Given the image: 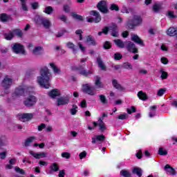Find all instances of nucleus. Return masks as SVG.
Segmentation results:
<instances>
[{
  "instance_id": "f257e3e1",
  "label": "nucleus",
  "mask_w": 177,
  "mask_h": 177,
  "mask_svg": "<svg viewBox=\"0 0 177 177\" xmlns=\"http://www.w3.org/2000/svg\"><path fill=\"white\" fill-rule=\"evenodd\" d=\"M50 71L46 66H43L40 68L39 75L37 77V82L46 89H48L50 86Z\"/></svg>"
},
{
  "instance_id": "f03ea898",
  "label": "nucleus",
  "mask_w": 177,
  "mask_h": 177,
  "mask_svg": "<svg viewBox=\"0 0 177 177\" xmlns=\"http://www.w3.org/2000/svg\"><path fill=\"white\" fill-rule=\"evenodd\" d=\"M34 91V88L32 87H27V86H19L12 93V97L16 98L19 97V96H26L28 93H32Z\"/></svg>"
},
{
  "instance_id": "7ed1b4c3",
  "label": "nucleus",
  "mask_w": 177,
  "mask_h": 177,
  "mask_svg": "<svg viewBox=\"0 0 177 177\" xmlns=\"http://www.w3.org/2000/svg\"><path fill=\"white\" fill-rule=\"evenodd\" d=\"M88 60L87 58H82L80 59V64L78 68H73V70H77L81 75H84V77H88L89 74H92V71H86L84 68V63H85Z\"/></svg>"
},
{
  "instance_id": "20e7f679",
  "label": "nucleus",
  "mask_w": 177,
  "mask_h": 177,
  "mask_svg": "<svg viewBox=\"0 0 177 177\" xmlns=\"http://www.w3.org/2000/svg\"><path fill=\"white\" fill-rule=\"evenodd\" d=\"M13 85V79L11 76L6 75L1 82V86L5 89L6 93H9V89L10 86Z\"/></svg>"
},
{
  "instance_id": "39448f33",
  "label": "nucleus",
  "mask_w": 177,
  "mask_h": 177,
  "mask_svg": "<svg viewBox=\"0 0 177 177\" xmlns=\"http://www.w3.org/2000/svg\"><path fill=\"white\" fill-rule=\"evenodd\" d=\"M109 30H112L111 35L113 37H118V28H117V25L112 24L111 26L105 27L102 32H98V35H102V34H105L106 35L107 32H109Z\"/></svg>"
},
{
  "instance_id": "423d86ee",
  "label": "nucleus",
  "mask_w": 177,
  "mask_h": 177,
  "mask_svg": "<svg viewBox=\"0 0 177 177\" xmlns=\"http://www.w3.org/2000/svg\"><path fill=\"white\" fill-rule=\"evenodd\" d=\"M15 35H17V37H23V32H21V30L19 29H15L12 32L10 31L7 33L4 34L5 39H7V41H10Z\"/></svg>"
},
{
  "instance_id": "0eeeda50",
  "label": "nucleus",
  "mask_w": 177,
  "mask_h": 177,
  "mask_svg": "<svg viewBox=\"0 0 177 177\" xmlns=\"http://www.w3.org/2000/svg\"><path fill=\"white\" fill-rule=\"evenodd\" d=\"M91 16H94L93 18L87 17V21L88 23H99L102 20V17L97 11L92 10L90 12Z\"/></svg>"
},
{
  "instance_id": "6e6552de",
  "label": "nucleus",
  "mask_w": 177,
  "mask_h": 177,
  "mask_svg": "<svg viewBox=\"0 0 177 177\" xmlns=\"http://www.w3.org/2000/svg\"><path fill=\"white\" fill-rule=\"evenodd\" d=\"M83 92H85V93H87V95H90V96H94V95H96L95 87L88 84L83 85Z\"/></svg>"
},
{
  "instance_id": "1a4fd4ad",
  "label": "nucleus",
  "mask_w": 177,
  "mask_h": 177,
  "mask_svg": "<svg viewBox=\"0 0 177 177\" xmlns=\"http://www.w3.org/2000/svg\"><path fill=\"white\" fill-rule=\"evenodd\" d=\"M12 52L14 53H20L21 55H26V50H24V46L20 44H15L12 46Z\"/></svg>"
},
{
  "instance_id": "9d476101",
  "label": "nucleus",
  "mask_w": 177,
  "mask_h": 177,
  "mask_svg": "<svg viewBox=\"0 0 177 177\" xmlns=\"http://www.w3.org/2000/svg\"><path fill=\"white\" fill-rule=\"evenodd\" d=\"M34 117L32 113H19L17 115V118L22 122L30 121Z\"/></svg>"
},
{
  "instance_id": "9b49d317",
  "label": "nucleus",
  "mask_w": 177,
  "mask_h": 177,
  "mask_svg": "<svg viewBox=\"0 0 177 177\" xmlns=\"http://www.w3.org/2000/svg\"><path fill=\"white\" fill-rule=\"evenodd\" d=\"M37 100L35 96L30 95L24 100V103L27 107H32V106H34L37 103Z\"/></svg>"
},
{
  "instance_id": "f8f14e48",
  "label": "nucleus",
  "mask_w": 177,
  "mask_h": 177,
  "mask_svg": "<svg viewBox=\"0 0 177 177\" xmlns=\"http://www.w3.org/2000/svg\"><path fill=\"white\" fill-rule=\"evenodd\" d=\"M125 48L127 49L128 52H131L132 53H138V48L131 41H125Z\"/></svg>"
},
{
  "instance_id": "ddd939ff",
  "label": "nucleus",
  "mask_w": 177,
  "mask_h": 177,
  "mask_svg": "<svg viewBox=\"0 0 177 177\" xmlns=\"http://www.w3.org/2000/svg\"><path fill=\"white\" fill-rule=\"evenodd\" d=\"M37 24H42L45 28H49L50 27V21L48 18L39 17Z\"/></svg>"
},
{
  "instance_id": "4468645a",
  "label": "nucleus",
  "mask_w": 177,
  "mask_h": 177,
  "mask_svg": "<svg viewBox=\"0 0 177 177\" xmlns=\"http://www.w3.org/2000/svg\"><path fill=\"white\" fill-rule=\"evenodd\" d=\"M97 8L102 13H107V12H109V10L107 9V1H100L97 5Z\"/></svg>"
},
{
  "instance_id": "2eb2a0df",
  "label": "nucleus",
  "mask_w": 177,
  "mask_h": 177,
  "mask_svg": "<svg viewBox=\"0 0 177 177\" xmlns=\"http://www.w3.org/2000/svg\"><path fill=\"white\" fill-rule=\"evenodd\" d=\"M93 124L94 127H97V125L100 127V130L103 132L104 131H106V129H107V128L106 127V124H104V122H103V118H100L98 120V122H93Z\"/></svg>"
},
{
  "instance_id": "dca6fc26",
  "label": "nucleus",
  "mask_w": 177,
  "mask_h": 177,
  "mask_svg": "<svg viewBox=\"0 0 177 177\" xmlns=\"http://www.w3.org/2000/svg\"><path fill=\"white\" fill-rule=\"evenodd\" d=\"M91 139H92L91 143H93V145H95V143H96L97 145H102L105 138H104V136L103 135H99V136H95Z\"/></svg>"
},
{
  "instance_id": "f3484780",
  "label": "nucleus",
  "mask_w": 177,
  "mask_h": 177,
  "mask_svg": "<svg viewBox=\"0 0 177 177\" xmlns=\"http://www.w3.org/2000/svg\"><path fill=\"white\" fill-rule=\"evenodd\" d=\"M29 153L30 156H32L35 158L39 159V158H45L46 157V153L41 152V153H35L32 151H29Z\"/></svg>"
},
{
  "instance_id": "a211bd4d",
  "label": "nucleus",
  "mask_w": 177,
  "mask_h": 177,
  "mask_svg": "<svg viewBox=\"0 0 177 177\" xmlns=\"http://www.w3.org/2000/svg\"><path fill=\"white\" fill-rule=\"evenodd\" d=\"M48 66H50V68H52L54 74H55V75H58L59 74H60L62 73V71L59 69V68H58L56 66V64H55L54 62H50L48 64Z\"/></svg>"
},
{
  "instance_id": "6ab92c4d",
  "label": "nucleus",
  "mask_w": 177,
  "mask_h": 177,
  "mask_svg": "<svg viewBox=\"0 0 177 177\" xmlns=\"http://www.w3.org/2000/svg\"><path fill=\"white\" fill-rule=\"evenodd\" d=\"M70 101L68 97H62L57 99V106H62L63 104H67Z\"/></svg>"
},
{
  "instance_id": "aec40b11",
  "label": "nucleus",
  "mask_w": 177,
  "mask_h": 177,
  "mask_svg": "<svg viewBox=\"0 0 177 177\" xmlns=\"http://www.w3.org/2000/svg\"><path fill=\"white\" fill-rule=\"evenodd\" d=\"M131 41L136 42V44H138V45H140V46H143L144 45L143 41H142L137 35H131Z\"/></svg>"
},
{
  "instance_id": "412c9836",
  "label": "nucleus",
  "mask_w": 177,
  "mask_h": 177,
  "mask_svg": "<svg viewBox=\"0 0 177 177\" xmlns=\"http://www.w3.org/2000/svg\"><path fill=\"white\" fill-rule=\"evenodd\" d=\"M66 47L68 49H71L73 53H74V54H75V53H77V52H78V48H77L75 46V44L71 41H68V42L66 43Z\"/></svg>"
},
{
  "instance_id": "4be33fe9",
  "label": "nucleus",
  "mask_w": 177,
  "mask_h": 177,
  "mask_svg": "<svg viewBox=\"0 0 177 177\" xmlns=\"http://www.w3.org/2000/svg\"><path fill=\"white\" fill-rule=\"evenodd\" d=\"M44 53V49L41 46L35 47L32 50V55L35 56H39V55H42Z\"/></svg>"
},
{
  "instance_id": "5701e85b",
  "label": "nucleus",
  "mask_w": 177,
  "mask_h": 177,
  "mask_svg": "<svg viewBox=\"0 0 177 177\" xmlns=\"http://www.w3.org/2000/svg\"><path fill=\"white\" fill-rule=\"evenodd\" d=\"M48 96H50V97H52L53 99H55V97L60 96V91L56 88L53 89L48 93Z\"/></svg>"
},
{
  "instance_id": "b1692460",
  "label": "nucleus",
  "mask_w": 177,
  "mask_h": 177,
  "mask_svg": "<svg viewBox=\"0 0 177 177\" xmlns=\"http://www.w3.org/2000/svg\"><path fill=\"white\" fill-rule=\"evenodd\" d=\"M165 171L167 172V174H169L170 175H176V171H175V169L172 167H171V166H169V165H166L165 167Z\"/></svg>"
},
{
  "instance_id": "393cba45",
  "label": "nucleus",
  "mask_w": 177,
  "mask_h": 177,
  "mask_svg": "<svg viewBox=\"0 0 177 177\" xmlns=\"http://www.w3.org/2000/svg\"><path fill=\"white\" fill-rule=\"evenodd\" d=\"M86 43L88 45H92L95 46L96 45V41H95V38L93 36L88 35L86 37Z\"/></svg>"
},
{
  "instance_id": "a878e982",
  "label": "nucleus",
  "mask_w": 177,
  "mask_h": 177,
  "mask_svg": "<svg viewBox=\"0 0 177 177\" xmlns=\"http://www.w3.org/2000/svg\"><path fill=\"white\" fill-rule=\"evenodd\" d=\"M138 97L140 100H147L148 97H147V94H146V93L143 92L142 91H140L138 93Z\"/></svg>"
},
{
  "instance_id": "bb28decb",
  "label": "nucleus",
  "mask_w": 177,
  "mask_h": 177,
  "mask_svg": "<svg viewBox=\"0 0 177 177\" xmlns=\"http://www.w3.org/2000/svg\"><path fill=\"white\" fill-rule=\"evenodd\" d=\"M167 34L169 37H174V35H177V29L174 28H169L167 31Z\"/></svg>"
},
{
  "instance_id": "cd10ccee",
  "label": "nucleus",
  "mask_w": 177,
  "mask_h": 177,
  "mask_svg": "<svg viewBox=\"0 0 177 177\" xmlns=\"http://www.w3.org/2000/svg\"><path fill=\"white\" fill-rule=\"evenodd\" d=\"M95 85L97 89H100V88H103V84H102L100 77H96L95 81Z\"/></svg>"
},
{
  "instance_id": "c85d7f7f",
  "label": "nucleus",
  "mask_w": 177,
  "mask_h": 177,
  "mask_svg": "<svg viewBox=\"0 0 177 177\" xmlns=\"http://www.w3.org/2000/svg\"><path fill=\"white\" fill-rule=\"evenodd\" d=\"M97 63L98 64V67H100L101 70L106 71V66L104 65V64L103 63V61H102V59H100V57L97 58Z\"/></svg>"
},
{
  "instance_id": "c756f323",
  "label": "nucleus",
  "mask_w": 177,
  "mask_h": 177,
  "mask_svg": "<svg viewBox=\"0 0 177 177\" xmlns=\"http://www.w3.org/2000/svg\"><path fill=\"white\" fill-rule=\"evenodd\" d=\"M120 176L123 177H132V174L131 171L126 170V169H122L120 171Z\"/></svg>"
},
{
  "instance_id": "7c9ffc66",
  "label": "nucleus",
  "mask_w": 177,
  "mask_h": 177,
  "mask_svg": "<svg viewBox=\"0 0 177 177\" xmlns=\"http://www.w3.org/2000/svg\"><path fill=\"white\" fill-rule=\"evenodd\" d=\"M132 173L134 174L135 175H137V176H142V169L139 167H134L132 169Z\"/></svg>"
},
{
  "instance_id": "2f4dec72",
  "label": "nucleus",
  "mask_w": 177,
  "mask_h": 177,
  "mask_svg": "<svg viewBox=\"0 0 177 177\" xmlns=\"http://www.w3.org/2000/svg\"><path fill=\"white\" fill-rule=\"evenodd\" d=\"M142 21V17H140V16L139 15L134 16V19H133L134 26H138L140 24Z\"/></svg>"
},
{
  "instance_id": "473e14b6",
  "label": "nucleus",
  "mask_w": 177,
  "mask_h": 177,
  "mask_svg": "<svg viewBox=\"0 0 177 177\" xmlns=\"http://www.w3.org/2000/svg\"><path fill=\"white\" fill-rule=\"evenodd\" d=\"M159 73L161 74L160 78H162V80H167V78H168V73L165 72L164 68H160Z\"/></svg>"
},
{
  "instance_id": "72a5a7b5",
  "label": "nucleus",
  "mask_w": 177,
  "mask_h": 177,
  "mask_svg": "<svg viewBox=\"0 0 177 177\" xmlns=\"http://www.w3.org/2000/svg\"><path fill=\"white\" fill-rule=\"evenodd\" d=\"M112 84L114 88H115L116 89H118V91H124V87H122L120 84H118L117 80H113L112 82Z\"/></svg>"
},
{
  "instance_id": "f704fd0d",
  "label": "nucleus",
  "mask_w": 177,
  "mask_h": 177,
  "mask_svg": "<svg viewBox=\"0 0 177 177\" xmlns=\"http://www.w3.org/2000/svg\"><path fill=\"white\" fill-rule=\"evenodd\" d=\"M114 42L115 44V45H117L118 46V48H125V41H122V40L121 39H117V40H114Z\"/></svg>"
},
{
  "instance_id": "c9c22d12",
  "label": "nucleus",
  "mask_w": 177,
  "mask_h": 177,
  "mask_svg": "<svg viewBox=\"0 0 177 177\" xmlns=\"http://www.w3.org/2000/svg\"><path fill=\"white\" fill-rule=\"evenodd\" d=\"M50 169L51 170V171L57 172V171H59V165L57 163L51 164L50 166Z\"/></svg>"
},
{
  "instance_id": "e433bc0d",
  "label": "nucleus",
  "mask_w": 177,
  "mask_h": 177,
  "mask_svg": "<svg viewBox=\"0 0 177 177\" xmlns=\"http://www.w3.org/2000/svg\"><path fill=\"white\" fill-rule=\"evenodd\" d=\"M35 140V137H30L28 138L25 142L26 147H28V146H31V143H32Z\"/></svg>"
},
{
  "instance_id": "4c0bfd02",
  "label": "nucleus",
  "mask_w": 177,
  "mask_h": 177,
  "mask_svg": "<svg viewBox=\"0 0 177 177\" xmlns=\"http://www.w3.org/2000/svg\"><path fill=\"white\" fill-rule=\"evenodd\" d=\"M99 98L102 104H107V103H109V101L104 95H100Z\"/></svg>"
},
{
  "instance_id": "58836bf2",
  "label": "nucleus",
  "mask_w": 177,
  "mask_h": 177,
  "mask_svg": "<svg viewBox=\"0 0 177 177\" xmlns=\"http://www.w3.org/2000/svg\"><path fill=\"white\" fill-rule=\"evenodd\" d=\"M156 109H157V106L156 105H153L152 106H151V110H152L151 112H149V117L151 118H152V117H154L156 115Z\"/></svg>"
},
{
  "instance_id": "ea45409f",
  "label": "nucleus",
  "mask_w": 177,
  "mask_h": 177,
  "mask_svg": "<svg viewBox=\"0 0 177 177\" xmlns=\"http://www.w3.org/2000/svg\"><path fill=\"white\" fill-rule=\"evenodd\" d=\"M122 67H123V68H125L126 70H132L133 68V66L129 62L124 63L122 65Z\"/></svg>"
},
{
  "instance_id": "a19ab883",
  "label": "nucleus",
  "mask_w": 177,
  "mask_h": 177,
  "mask_svg": "<svg viewBox=\"0 0 177 177\" xmlns=\"http://www.w3.org/2000/svg\"><path fill=\"white\" fill-rule=\"evenodd\" d=\"M44 12L47 15H51V13L53 12V8H52L51 6H47L44 9Z\"/></svg>"
},
{
  "instance_id": "79ce46f5",
  "label": "nucleus",
  "mask_w": 177,
  "mask_h": 177,
  "mask_svg": "<svg viewBox=\"0 0 177 177\" xmlns=\"http://www.w3.org/2000/svg\"><path fill=\"white\" fill-rule=\"evenodd\" d=\"M158 154H160V156H167V154H168V151L164 149V148L160 147L159 148V150H158Z\"/></svg>"
},
{
  "instance_id": "37998d69",
  "label": "nucleus",
  "mask_w": 177,
  "mask_h": 177,
  "mask_svg": "<svg viewBox=\"0 0 177 177\" xmlns=\"http://www.w3.org/2000/svg\"><path fill=\"white\" fill-rule=\"evenodd\" d=\"M0 20L1 21H8L9 20V16H8L6 14H1L0 15Z\"/></svg>"
},
{
  "instance_id": "c03bdc74",
  "label": "nucleus",
  "mask_w": 177,
  "mask_h": 177,
  "mask_svg": "<svg viewBox=\"0 0 177 177\" xmlns=\"http://www.w3.org/2000/svg\"><path fill=\"white\" fill-rule=\"evenodd\" d=\"M77 109H78V106H77L75 104H73L72 109H71V114L72 115H75V114H77Z\"/></svg>"
},
{
  "instance_id": "a18cd8bd",
  "label": "nucleus",
  "mask_w": 177,
  "mask_h": 177,
  "mask_svg": "<svg viewBox=\"0 0 177 177\" xmlns=\"http://www.w3.org/2000/svg\"><path fill=\"white\" fill-rule=\"evenodd\" d=\"M8 140L6 138H0V147H3V146H7Z\"/></svg>"
},
{
  "instance_id": "49530a36",
  "label": "nucleus",
  "mask_w": 177,
  "mask_h": 177,
  "mask_svg": "<svg viewBox=\"0 0 177 177\" xmlns=\"http://www.w3.org/2000/svg\"><path fill=\"white\" fill-rule=\"evenodd\" d=\"M61 156L63 158H66V160H68V158L71 157V153L68 152H64L61 154Z\"/></svg>"
},
{
  "instance_id": "de8ad7c7",
  "label": "nucleus",
  "mask_w": 177,
  "mask_h": 177,
  "mask_svg": "<svg viewBox=\"0 0 177 177\" xmlns=\"http://www.w3.org/2000/svg\"><path fill=\"white\" fill-rule=\"evenodd\" d=\"M110 9L111 10H115L116 12H118V10H120V8H118V6L115 3L111 4Z\"/></svg>"
},
{
  "instance_id": "09e8293b",
  "label": "nucleus",
  "mask_w": 177,
  "mask_h": 177,
  "mask_svg": "<svg viewBox=\"0 0 177 177\" xmlns=\"http://www.w3.org/2000/svg\"><path fill=\"white\" fill-rule=\"evenodd\" d=\"M166 15L167 17H169V19H175V17H176L175 14H174V11H168Z\"/></svg>"
},
{
  "instance_id": "8fccbe9b",
  "label": "nucleus",
  "mask_w": 177,
  "mask_h": 177,
  "mask_svg": "<svg viewBox=\"0 0 177 177\" xmlns=\"http://www.w3.org/2000/svg\"><path fill=\"white\" fill-rule=\"evenodd\" d=\"M71 16L72 17H73V19H75L76 20H82V16L78 15L74 12L71 14Z\"/></svg>"
},
{
  "instance_id": "3c124183",
  "label": "nucleus",
  "mask_w": 177,
  "mask_h": 177,
  "mask_svg": "<svg viewBox=\"0 0 177 177\" xmlns=\"http://www.w3.org/2000/svg\"><path fill=\"white\" fill-rule=\"evenodd\" d=\"M77 45L82 52H85V50H86V47L84 46V44L82 43L79 42L77 43Z\"/></svg>"
},
{
  "instance_id": "603ef678",
  "label": "nucleus",
  "mask_w": 177,
  "mask_h": 177,
  "mask_svg": "<svg viewBox=\"0 0 177 177\" xmlns=\"http://www.w3.org/2000/svg\"><path fill=\"white\" fill-rule=\"evenodd\" d=\"M153 9L154 12H158L161 9V4H154Z\"/></svg>"
},
{
  "instance_id": "864d4df0",
  "label": "nucleus",
  "mask_w": 177,
  "mask_h": 177,
  "mask_svg": "<svg viewBox=\"0 0 177 177\" xmlns=\"http://www.w3.org/2000/svg\"><path fill=\"white\" fill-rule=\"evenodd\" d=\"M118 120H127L128 118V114L127 113H122L118 115Z\"/></svg>"
},
{
  "instance_id": "5fc2aeb1",
  "label": "nucleus",
  "mask_w": 177,
  "mask_h": 177,
  "mask_svg": "<svg viewBox=\"0 0 177 177\" xmlns=\"http://www.w3.org/2000/svg\"><path fill=\"white\" fill-rule=\"evenodd\" d=\"M114 59L115 60H121V59H122V55H121L120 53H116L114 55Z\"/></svg>"
},
{
  "instance_id": "6e6d98bb",
  "label": "nucleus",
  "mask_w": 177,
  "mask_h": 177,
  "mask_svg": "<svg viewBox=\"0 0 177 177\" xmlns=\"http://www.w3.org/2000/svg\"><path fill=\"white\" fill-rule=\"evenodd\" d=\"M15 169L16 172H18V174H21V175H24V174H26L24 170H23V169H20V167H17L15 168Z\"/></svg>"
},
{
  "instance_id": "4d7b16f0",
  "label": "nucleus",
  "mask_w": 177,
  "mask_h": 177,
  "mask_svg": "<svg viewBox=\"0 0 177 177\" xmlns=\"http://www.w3.org/2000/svg\"><path fill=\"white\" fill-rule=\"evenodd\" d=\"M75 34L79 36L80 41H82V30H77L75 31Z\"/></svg>"
},
{
  "instance_id": "13d9d810",
  "label": "nucleus",
  "mask_w": 177,
  "mask_h": 177,
  "mask_svg": "<svg viewBox=\"0 0 177 177\" xmlns=\"http://www.w3.org/2000/svg\"><path fill=\"white\" fill-rule=\"evenodd\" d=\"M167 90L165 88H160L158 91V96H162Z\"/></svg>"
},
{
  "instance_id": "bf43d9fd",
  "label": "nucleus",
  "mask_w": 177,
  "mask_h": 177,
  "mask_svg": "<svg viewBox=\"0 0 177 177\" xmlns=\"http://www.w3.org/2000/svg\"><path fill=\"white\" fill-rule=\"evenodd\" d=\"M160 62L162 64H168L169 63V61L168 60V58L163 57L160 59Z\"/></svg>"
},
{
  "instance_id": "052dcab7",
  "label": "nucleus",
  "mask_w": 177,
  "mask_h": 177,
  "mask_svg": "<svg viewBox=\"0 0 177 177\" xmlns=\"http://www.w3.org/2000/svg\"><path fill=\"white\" fill-rule=\"evenodd\" d=\"M128 114H131V113H136V109L135 106H131V109H127Z\"/></svg>"
},
{
  "instance_id": "680f3d73",
  "label": "nucleus",
  "mask_w": 177,
  "mask_h": 177,
  "mask_svg": "<svg viewBox=\"0 0 177 177\" xmlns=\"http://www.w3.org/2000/svg\"><path fill=\"white\" fill-rule=\"evenodd\" d=\"M46 128V124L41 123L40 125L38 126V131L39 132H41V131H42V129H45Z\"/></svg>"
},
{
  "instance_id": "e2e57ef3",
  "label": "nucleus",
  "mask_w": 177,
  "mask_h": 177,
  "mask_svg": "<svg viewBox=\"0 0 177 177\" xmlns=\"http://www.w3.org/2000/svg\"><path fill=\"white\" fill-rule=\"evenodd\" d=\"M86 151H84L82 152H81L80 154H79V156H80V160H82V158H85L86 157Z\"/></svg>"
},
{
  "instance_id": "0e129e2a",
  "label": "nucleus",
  "mask_w": 177,
  "mask_h": 177,
  "mask_svg": "<svg viewBox=\"0 0 177 177\" xmlns=\"http://www.w3.org/2000/svg\"><path fill=\"white\" fill-rule=\"evenodd\" d=\"M104 49H110L111 48V44L109 41H106L104 44Z\"/></svg>"
},
{
  "instance_id": "69168bd1",
  "label": "nucleus",
  "mask_w": 177,
  "mask_h": 177,
  "mask_svg": "<svg viewBox=\"0 0 177 177\" xmlns=\"http://www.w3.org/2000/svg\"><path fill=\"white\" fill-rule=\"evenodd\" d=\"M137 158H138L139 160H140V158H142V150H139L136 154Z\"/></svg>"
},
{
  "instance_id": "338daca9",
  "label": "nucleus",
  "mask_w": 177,
  "mask_h": 177,
  "mask_svg": "<svg viewBox=\"0 0 177 177\" xmlns=\"http://www.w3.org/2000/svg\"><path fill=\"white\" fill-rule=\"evenodd\" d=\"M160 49H161V50L167 52V51H168V46H167V45H165V44H162L160 46Z\"/></svg>"
},
{
  "instance_id": "774afa93",
  "label": "nucleus",
  "mask_w": 177,
  "mask_h": 177,
  "mask_svg": "<svg viewBox=\"0 0 177 177\" xmlns=\"http://www.w3.org/2000/svg\"><path fill=\"white\" fill-rule=\"evenodd\" d=\"M66 175V171L64 170H61L59 171V177H64V176Z\"/></svg>"
}]
</instances>
